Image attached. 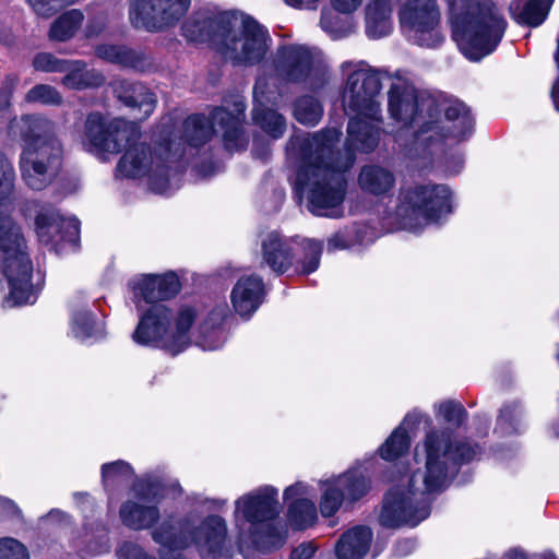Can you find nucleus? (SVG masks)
<instances>
[{
  "mask_svg": "<svg viewBox=\"0 0 559 559\" xmlns=\"http://www.w3.org/2000/svg\"><path fill=\"white\" fill-rule=\"evenodd\" d=\"M116 554L118 559H154L148 556L140 545L133 542L122 543Z\"/></svg>",
  "mask_w": 559,
  "mask_h": 559,
  "instance_id": "8fccbe9b",
  "label": "nucleus"
},
{
  "mask_svg": "<svg viewBox=\"0 0 559 559\" xmlns=\"http://www.w3.org/2000/svg\"><path fill=\"white\" fill-rule=\"evenodd\" d=\"M162 559H183L181 554L163 555Z\"/></svg>",
  "mask_w": 559,
  "mask_h": 559,
  "instance_id": "e2e57ef3",
  "label": "nucleus"
},
{
  "mask_svg": "<svg viewBox=\"0 0 559 559\" xmlns=\"http://www.w3.org/2000/svg\"><path fill=\"white\" fill-rule=\"evenodd\" d=\"M388 88V114L392 120L401 124L403 130L413 129L414 144L429 141L427 135L436 122L437 99L429 92L419 90L406 76L399 72L391 76Z\"/></svg>",
  "mask_w": 559,
  "mask_h": 559,
  "instance_id": "1a4fd4ad",
  "label": "nucleus"
},
{
  "mask_svg": "<svg viewBox=\"0 0 559 559\" xmlns=\"http://www.w3.org/2000/svg\"><path fill=\"white\" fill-rule=\"evenodd\" d=\"M19 78L16 75H7L0 86V108L8 107L10 99L16 87Z\"/></svg>",
  "mask_w": 559,
  "mask_h": 559,
  "instance_id": "3c124183",
  "label": "nucleus"
},
{
  "mask_svg": "<svg viewBox=\"0 0 559 559\" xmlns=\"http://www.w3.org/2000/svg\"><path fill=\"white\" fill-rule=\"evenodd\" d=\"M38 240L57 254L74 252L79 247V221L66 218L55 209H46L36 217Z\"/></svg>",
  "mask_w": 559,
  "mask_h": 559,
  "instance_id": "aec40b11",
  "label": "nucleus"
},
{
  "mask_svg": "<svg viewBox=\"0 0 559 559\" xmlns=\"http://www.w3.org/2000/svg\"><path fill=\"white\" fill-rule=\"evenodd\" d=\"M195 317L193 308L182 307L173 331L169 309L165 305H152L140 318L132 338L139 345L162 348L170 355H177L190 343L189 331Z\"/></svg>",
  "mask_w": 559,
  "mask_h": 559,
  "instance_id": "9d476101",
  "label": "nucleus"
},
{
  "mask_svg": "<svg viewBox=\"0 0 559 559\" xmlns=\"http://www.w3.org/2000/svg\"><path fill=\"white\" fill-rule=\"evenodd\" d=\"M68 61L58 59L50 52H40L35 56L33 66L37 71L63 73Z\"/></svg>",
  "mask_w": 559,
  "mask_h": 559,
  "instance_id": "de8ad7c7",
  "label": "nucleus"
},
{
  "mask_svg": "<svg viewBox=\"0 0 559 559\" xmlns=\"http://www.w3.org/2000/svg\"><path fill=\"white\" fill-rule=\"evenodd\" d=\"M365 32L368 38L379 39L393 31L392 0H367L365 5Z\"/></svg>",
  "mask_w": 559,
  "mask_h": 559,
  "instance_id": "c85d7f7f",
  "label": "nucleus"
},
{
  "mask_svg": "<svg viewBox=\"0 0 559 559\" xmlns=\"http://www.w3.org/2000/svg\"><path fill=\"white\" fill-rule=\"evenodd\" d=\"M436 122L427 135H433L429 141H419L417 146H431L443 140L461 142L471 135L474 120L468 107L460 100L451 102L444 108V117L440 116V105L437 102Z\"/></svg>",
  "mask_w": 559,
  "mask_h": 559,
  "instance_id": "412c9836",
  "label": "nucleus"
},
{
  "mask_svg": "<svg viewBox=\"0 0 559 559\" xmlns=\"http://www.w3.org/2000/svg\"><path fill=\"white\" fill-rule=\"evenodd\" d=\"M373 538L370 527L357 525L346 531L335 545L337 559H362Z\"/></svg>",
  "mask_w": 559,
  "mask_h": 559,
  "instance_id": "c756f323",
  "label": "nucleus"
},
{
  "mask_svg": "<svg viewBox=\"0 0 559 559\" xmlns=\"http://www.w3.org/2000/svg\"><path fill=\"white\" fill-rule=\"evenodd\" d=\"M425 468L402 474L385 493L379 522L388 528L415 527L431 512L435 495L443 491L461 464L480 453L476 444L451 439L447 430H430L424 443Z\"/></svg>",
  "mask_w": 559,
  "mask_h": 559,
  "instance_id": "7ed1b4c3",
  "label": "nucleus"
},
{
  "mask_svg": "<svg viewBox=\"0 0 559 559\" xmlns=\"http://www.w3.org/2000/svg\"><path fill=\"white\" fill-rule=\"evenodd\" d=\"M555 60H556V63H557V66L559 68V41H558V50H557V52L555 55Z\"/></svg>",
  "mask_w": 559,
  "mask_h": 559,
  "instance_id": "774afa93",
  "label": "nucleus"
},
{
  "mask_svg": "<svg viewBox=\"0 0 559 559\" xmlns=\"http://www.w3.org/2000/svg\"><path fill=\"white\" fill-rule=\"evenodd\" d=\"M340 69L346 76L342 93L345 109L372 120L381 119L380 71L366 61H344Z\"/></svg>",
  "mask_w": 559,
  "mask_h": 559,
  "instance_id": "f8f14e48",
  "label": "nucleus"
},
{
  "mask_svg": "<svg viewBox=\"0 0 559 559\" xmlns=\"http://www.w3.org/2000/svg\"><path fill=\"white\" fill-rule=\"evenodd\" d=\"M521 408L516 403L506 404L500 411L497 420L496 432L504 436L521 430Z\"/></svg>",
  "mask_w": 559,
  "mask_h": 559,
  "instance_id": "a19ab883",
  "label": "nucleus"
},
{
  "mask_svg": "<svg viewBox=\"0 0 559 559\" xmlns=\"http://www.w3.org/2000/svg\"><path fill=\"white\" fill-rule=\"evenodd\" d=\"M348 242L346 237L342 233H336L328 239V250L334 251L338 249L347 248Z\"/></svg>",
  "mask_w": 559,
  "mask_h": 559,
  "instance_id": "6e6d98bb",
  "label": "nucleus"
},
{
  "mask_svg": "<svg viewBox=\"0 0 559 559\" xmlns=\"http://www.w3.org/2000/svg\"><path fill=\"white\" fill-rule=\"evenodd\" d=\"M399 22L403 34L415 45L437 48L444 40L436 0H405L399 10Z\"/></svg>",
  "mask_w": 559,
  "mask_h": 559,
  "instance_id": "4468645a",
  "label": "nucleus"
},
{
  "mask_svg": "<svg viewBox=\"0 0 559 559\" xmlns=\"http://www.w3.org/2000/svg\"><path fill=\"white\" fill-rule=\"evenodd\" d=\"M198 503L204 506L207 511H219L224 509L227 501L225 499H203Z\"/></svg>",
  "mask_w": 559,
  "mask_h": 559,
  "instance_id": "13d9d810",
  "label": "nucleus"
},
{
  "mask_svg": "<svg viewBox=\"0 0 559 559\" xmlns=\"http://www.w3.org/2000/svg\"><path fill=\"white\" fill-rule=\"evenodd\" d=\"M394 139H395V141H396V142H399V143H401V144H404V143H403V136H402V133H396V134L394 135Z\"/></svg>",
  "mask_w": 559,
  "mask_h": 559,
  "instance_id": "0e129e2a",
  "label": "nucleus"
},
{
  "mask_svg": "<svg viewBox=\"0 0 559 559\" xmlns=\"http://www.w3.org/2000/svg\"><path fill=\"white\" fill-rule=\"evenodd\" d=\"M358 183L365 192L382 195L388 193L395 183L393 173L379 165H366L358 176Z\"/></svg>",
  "mask_w": 559,
  "mask_h": 559,
  "instance_id": "72a5a7b5",
  "label": "nucleus"
},
{
  "mask_svg": "<svg viewBox=\"0 0 559 559\" xmlns=\"http://www.w3.org/2000/svg\"><path fill=\"white\" fill-rule=\"evenodd\" d=\"M133 135L134 128L127 121L91 112L85 120L82 143L86 151L98 156L118 154L122 144L130 142Z\"/></svg>",
  "mask_w": 559,
  "mask_h": 559,
  "instance_id": "dca6fc26",
  "label": "nucleus"
},
{
  "mask_svg": "<svg viewBox=\"0 0 559 559\" xmlns=\"http://www.w3.org/2000/svg\"><path fill=\"white\" fill-rule=\"evenodd\" d=\"M316 59V50L302 44H283L277 47L272 60V75L265 68L260 74H265L271 87L275 81L284 83H304L311 75Z\"/></svg>",
  "mask_w": 559,
  "mask_h": 559,
  "instance_id": "f3484780",
  "label": "nucleus"
},
{
  "mask_svg": "<svg viewBox=\"0 0 559 559\" xmlns=\"http://www.w3.org/2000/svg\"><path fill=\"white\" fill-rule=\"evenodd\" d=\"M223 16H230L228 12L211 14L199 12L189 19L182 26L185 37L191 41H209L219 50L227 26L221 23Z\"/></svg>",
  "mask_w": 559,
  "mask_h": 559,
  "instance_id": "b1692460",
  "label": "nucleus"
},
{
  "mask_svg": "<svg viewBox=\"0 0 559 559\" xmlns=\"http://www.w3.org/2000/svg\"><path fill=\"white\" fill-rule=\"evenodd\" d=\"M14 178L13 165L0 152V271L9 285L5 307L34 304L38 290L32 283L33 264L24 237L9 215Z\"/></svg>",
  "mask_w": 559,
  "mask_h": 559,
  "instance_id": "20e7f679",
  "label": "nucleus"
},
{
  "mask_svg": "<svg viewBox=\"0 0 559 559\" xmlns=\"http://www.w3.org/2000/svg\"><path fill=\"white\" fill-rule=\"evenodd\" d=\"M419 455H420V454H419V445H417V447H416V449H415V460H416L417 462H419Z\"/></svg>",
  "mask_w": 559,
  "mask_h": 559,
  "instance_id": "338daca9",
  "label": "nucleus"
},
{
  "mask_svg": "<svg viewBox=\"0 0 559 559\" xmlns=\"http://www.w3.org/2000/svg\"><path fill=\"white\" fill-rule=\"evenodd\" d=\"M551 97H552L556 109L559 111V80L556 82V84L552 87Z\"/></svg>",
  "mask_w": 559,
  "mask_h": 559,
  "instance_id": "680f3d73",
  "label": "nucleus"
},
{
  "mask_svg": "<svg viewBox=\"0 0 559 559\" xmlns=\"http://www.w3.org/2000/svg\"><path fill=\"white\" fill-rule=\"evenodd\" d=\"M423 418L424 415L420 412H409L379 449L381 457L386 461H393L404 454L411 444L408 430L416 427Z\"/></svg>",
  "mask_w": 559,
  "mask_h": 559,
  "instance_id": "7c9ffc66",
  "label": "nucleus"
},
{
  "mask_svg": "<svg viewBox=\"0 0 559 559\" xmlns=\"http://www.w3.org/2000/svg\"><path fill=\"white\" fill-rule=\"evenodd\" d=\"M320 25L333 38L347 36L350 31L341 23V19L331 10H324L321 13Z\"/></svg>",
  "mask_w": 559,
  "mask_h": 559,
  "instance_id": "a18cd8bd",
  "label": "nucleus"
},
{
  "mask_svg": "<svg viewBox=\"0 0 559 559\" xmlns=\"http://www.w3.org/2000/svg\"><path fill=\"white\" fill-rule=\"evenodd\" d=\"M294 8H312L319 0H284Z\"/></svg>",
  "mask_w": 559,
  "mask_h": 559,
  "instance_id": "bf43d9fd",
  "label": "nucleus"
},
{
  "mask_svg": "<svg viewBox=\"0 0 559 559\" xmlns=\"http://www.w3.org/2000/svg\"><path fill=\"white\" fill-rule=\"evenodd\" d=\"M9 133L23 142L20 157L21 176L33 190H43L57 176L62 157V145L56 123L39 115L14 118Z\"/></svg>",
  "mask_w": 559,
  "mask_h": 559,
  "instance_id": "39448f33",
  "label": "nucleus"
},
{
  "mask_svg": "<svg viewBox=\"0 0 559 559\" xmlns=\"http://www.w3.org/2000/svg\"><path fill=\"white\" fill-rule=\"evenodd\" d=\"M333 9L343 14H350L357 11L362 0H330Z\"/></svg>",
  "mask_w": 559,
  "mask_h": 559,
  "instance_id": "5fc2aeb1",
  "label": "nucleus"
},
{
  "mask_svg": "<svg viewBox=\"0 0 559 559\" xmlns=\"http://www.w3.org/2000/svg\"><path fill=\"white\" fill-rule=\"evenodd\" d=\"M281 512L278 490L270 485L259 487L235 501L234 521L239 539L269 551L285 543V533L274 520Z\"/></svg>",
  "mask_w": 559,
  "mask_h": 559,
  "instance_id": "0eeeda50",
  "label": "nucleus"
},
{
  "mask_svg": "<svg viewBox=\"0 0 559 559\" xmlns=\"http://www.w3.org/2000/svg\"><path fill=\"white\" fill-rule=\"evenodd\" d=\"M237 114H230L224 108H215L211 114V122L201 115H192L182 123L178 138L170 139L152 150L144 143L138 142V133L131 141L123 143L126 152L120 158L117 171L127 178L147 176L150 187L157 193H167L171 180L183 170L199 148L204 145L219 128L227 151H242L248 145V136L242 129L245 106L236 104Z\"/></svg>",
  "mask_w": 559,
  "mask_h": 559,
  "instance_id": "f03ea898",
  "label": "nucleus"
},
{
  "mask_svg": "<svg viewBox=\"0 0 559 559\" xmlns=\"http://www.w3.org/2000/svg\"><path fill=\"white\" fill-rule=\"evenodd\" d=\"M264 284L260 276H241L230 293L231 306L237 314L250 318L262 304Z\"/></svg>",
  "mask_w": 559,
  "mask_h": 559,
  "instance_id": "bb28decb",
  "label": "nucleus"
},
{
  "mask_svg": "<svg viewBox=\"0 0 559 559\" xmlns=\"http://www.w3.org/2000/svg\"><path fill=\"white\" fill-rule=\"evenodd\" d=\"M96 53L106 61L138 71H145L151 66V61L145 53L126 46L100 45L97 47Z\"/></svg>",
  "mask_w": 559,
  "mask_h": 559,
  "instance_id": "473e14b6",
  "label": "nucleus"
},
{
  "mask_svg": "<svg viewBox=\"0 0 559 559\" xmlns=\"http://www.w3.org/2000/svg\"><path fill=\"white\" fill-rule=\"evenodd\" d=\"M32 10L41 17H50L66 3L73 0H26Z\"/></svg>",
  "mask_w": 559,
  "mask_h": 559,
  "instance_id": "09e8293b",
  "label": "nucleus"
},
{
  "mask_svg": "<svg viewBox=\"0 0 559 559\" xmlns=\"http://www.w3.org/2000/svg\"><path fill=\"white\" fill-rule=\"evenodd\" d=\"M221 23L227 26L219 47L226 59L237 64L253 66L264 58L271 37L257 20L246 14L230 13V16H223Z\"/></svg>",
  "mask_w": 559,
  "mask_h": 559,
  "instance_id": "9b49d317",
  "label": "nucleus"
},
{
  "mask_svg": "<svg viewBox=\"0 0 559 559\" xmlns=\"http://www.w3.org/2000/svg\"><path fill=\"white\" fill-rule=\"evenodd\" d=\"M275 98V88L271 87L266 75L259 74L253 87L252 119L270 136L278 139L286 130V120L281 114L267 107Z\"/></svg>",
  "mask_w": 559,
  "mask_h": 559,
  "instance_id": "4be33fe9",
  "label": "nucleus"
},
{
  "mask_svg": "<svg viewBox=\"0 0 559 559\" xmlns=\"http://www.w3.org/2000/svg\"><path fill=\"white\" fill-rule=\"evenodd\" d=\"M310 487L298 481L284 491V500L292 501L288 508V521L297 530L311 526L317 520V508L312 500L308 499Z\"/></svg>",
  "mask_w": 559,
  "mask_h": 559,
  "instance_id": "a878e982",
  "label": "nucleus"
},
{
  "mask_svg": "<svg viewBox=\"0 0 559 559\" xmlns=\"http://www.w3.org/2000/svg\"><path fill=\"white\" fill-rule=\"evenodd\" d=\"M293 114L298 122L314 126L321 120L323 108L316 97L305 95L295 102Z\"/></svg>",
  "mask_w": 559,
  "mask_h": 559,
  "instance_id": "58836bf2",
  "label": "nucleus"
},
{
  "mask_svg": "<svg viewBox=\"0 0 559 559\" xmlns=\"http://www.w3.org/2000/svg\"><path fill=\"white\" fill-rule=\"evenodd\" d=\"M132 475V467L124 461L106 463L102 466V480L107 490L110 487L127 483Z\"/></svg>",
  "mask_w": 559,
  "mask_h": 559,
  "instance_id": "ea45409f",
  "label": "nucleus"
},
{
  "mask_svg": "<svg viewBox=\"0 0 559 559\" xmlns=\"http://www.w3.org/2000/svg\"><path fill=\"white\" fill-rule=\"evenodd\" d=\"M451 213V192L444 185H420L400 194L396 214L403 228L417 233Z\"/></svg>",
  "mask_w": 559,
  "mask_h": 559,
  "instance_id": "ddd939ff",
  "label": "nucleus"
},
{
  "mask_svg": "<svg viewBox=\"0 0 559 559\" xmlns=\"http://www.w3.org/2000/svg\"><path fill=\"white\" fill-rule=\"evenodd\" d=\"M83 13L79 10H69L61 14L50 26L49 38L56 41H66L74 36L83 23Z\"/></svg>",
  "mask_w": 559,
  "mask_h": 559,
  "instance_id": "4c0bfd02",
  "label": "nucleus"
},
{
  "mask_svg": "<svg viewBox=\"0 0 559 559\" xmlns=\"http://www.w3.org/2000/svg\"><path fill=\"white\" fill-rule=\"evenodd\" d=\"M62 84L70 90L96 88L105 83V76L95 69H88L81 60H69L63 71Z\"/></svg>",
  "mask_w": 559,
  "mask_h": 559,
  "instance_id": "2f4dec72",
  "label": "nucleus"
},
{
  "mask_svg": "<svg viewBox=\"0 0 559 559\" xmlns=\"http://www.w3.org/2000/svg\"><path fill=\"white\" fill-rule=\"evenodd\" d=\"M552 0H528L523 5L519 1L510 5L515 21L530 26H538L546 19Z\"/></svg>",
  "mask_w": 559,
  "mask_h": 559,
  "instance_id": "e433bc0d",
  "label": "nucleus"
},
{
  "mask_svg": "<svg viewBox=\"0 0 559 559\" xmlns=\"http://www.w3.org/2000/svg\"><path fill=\"white\" fill-rule=\"evenodd\" d=\"M152 538L173 551L194 545L203 559H227L231 556L226 545L227 524L219 515L200 520L191 512L176 523L165 521L153 531Z\"/></svg>",
  "mask_w": 559,
  "mask_h": 559,
  "instance_id": "6e6552de",
  "label": "nucleus"
},
{
  "mask_svg": "<svg viewBox=\"0 0 559 559\" xmlns=\"http://www.w3.org/2000/svg\"><path fill=\"white\" fill-rule=\"evenodd\" d=\"M502 559H526V556L523 551L513 549L508 551Z\"/></svg>",
  "mask_w": 559,
  "mask_h": 559,
  "instance_id": "052dcab7",
  "label": "nucleus"
},
{
  "mask_svg": "<svg viewBox=\"0 0 559 559\" xmlns=\"http://www.w3.org/2000/svg\"><path fill=\"white\" fill-rule=\"evenodd\" d=\"M370 488V480L360 467L348 469L342 475L320 481V512L324 518L334 515L344 499L357 501Z\"/></svg>",
  "mask_w": 559,
  "mask_h": 559,
  "instance_id": "a211bd4d",
  "label": "nucleus"
},
{
  "mask_svg": "<svg viewBox=\"0 0 559 559\" xmlns=\"http://www.w3.org/2000/svg\"><path fill=\"white\" fill-rule=\"evenodd\" d=\"M133 301L140 309L141 302L158 305V300L175 296L180 289V283L175 273L164 275H143L131 283Z\"/></svg>",
  "mask_w": 559,
  "mask_h": 559,
  "instance_id": "5701e85b",
  "label": "nucleus"
},
{
  "mask_svg": "<svg viewBox=\"0 0 559 559\" xmlns=\"http://www.w3.org/2000/svg\"><path fill=\"white\" fill-rule=\"evenodd\" d=\"M450 11L452 37L471 61L491 53L501 41L507 22L491 0H445Z\"/></svg>",
  "mask_w": 559,
  "mask_h": 559,
  "instance_id": "423d86ee",
  "label": "nucleus"
},
{
  "mask_svg": "<svg viewBox=\"0 0 559 559\" xmlns=\"http://www.w3.org/2000/svg\"><path fill=\"white\" fill-rule=\"evenodd\" d=\"M0 514L11 520H22V510L10 498L0 496Z\"/></svg>",
  "mask_w": 559,
  "mask_h": 559,
  "instance_id": "603ef678",
  "label": "nucleus"
},
{
  "mask_svg": "<svg viewBox=\"0 0 559 559\" xmlns=\"http://www.w3.org/2000/svg\"><path fill=\"white\" fill-rule=\"evenodd\" d=\"M361 117L348 121L344 151H335L342 135L337 128L294 134L287 143V159L296 168L295 183L307 193L308 209L314 215H342L346 193L344 174L355 162V151L369 153L379 144L380 128Z\"/></svg>",
  "mask_w": 559,
  "mask_h": 559,
  "instance_id": "f257e3e1",
  "label": "nucleus"
},
{
  "mask_svg": "<svg viewBox=\"0 0 559 559\" xmlns=\"http://www.w3.org/2000/svg\"><path fill=\"white\" fill-rule=\"evenodd\" d=\"M302 249L304 259L296 264V271L300 274H309L319 267L323 246L320 241L306 239L302 241Z\"/></svg>",
  "mask_w": 559,
  "mask_h": 559,
  "instance_id": "79ce46f5",
  "label": "nucleus"
},
{
  "mask_svg": "<svg viewBox=\"0 0 559 559\" xmlns=\"http://www.w3.org/2000/svg\"><path fill=\"white\" fill-rule=\"evenodd\" d=\"M261 254L263 263L278 275L284 274L294 265L295 254L292 241L276 231H271L262 238Z\"/></svg>",
  "mask_w": 559,
  "mask_h": 559,
  "instance_id": "cd10ccee",
  "label": "nucleus"
},
{
  "mask_svg": "<svg viewBox=\"0 0 559 559\" xmlns=\"http://www.w3.org/2000/svg\"><path fill=\"white\" fill-rule=\"evenodd\" d=\"M70 329L72 335L81 341H96L104 335V325L95 316L86 309H78L73 311Z\"/></svg>",
  "mask_w": 559,
  "mask_h": 559,
  "instance_id": "c9c22d12",
  "label": "nucleus"
},
{
  "mask_svg": "<svg viewBox=\"0 0 559 559\" xmlns=\"http://www.w3.org/2000/svg\"><path fill=\"white\" fill-rule=\"evenodd\" d=\"M132 491L135 500L129 499L121 504L120 520L134 531L150 528L159 519L156 503L164 497V486L157 478L145 477L133 484Z\"/></svg>",
  "mask_w": 559,
  "mask_h": 559,
  "instance_id": "2eb2a0df",
  "label": "nucleus"
},
{
  "mask_svg": "<svg viewBox=\"0 0 559 559\" xmlns=\"http://www.w3.org/2000/svg\"><path fill=\"white\" fill-rule=\"evenodd\" d=\"M226 316L225 308L214 309L206 321L201 325V337L198 342L199 346L204 350H215L223 346L225 342V333L222 329L223 321Z\"/></svg>",
  "mask_w": 559,
  "mask_h": 559,
  "instance_id": "f704fd0d",
  "label": "nucleus"
},
{
  "mask_svg": "<svg viewBox=\"0 0 559 559\" xmlns=\"http://www.w3.org/2000/svg\"><path fill=\"white\" fill-rule=\"evenodd\" d=\"M435 411L437 416L441 417L453 427H460L467 415L464 406L456 401H444L436 404Z\"/></svg>",
  "mask_w": 559,
  "mask_h": 559,
  "instance_id": "c03bdc74",
  "label": "nucleus"
},
{
  "mask_svg": "<svg viewBox=\"0 0 559 559\" xmlns=\"http://www.w3.org/2000/svg\"><path fill=\"white\" fill-rule=\"evenodd\" d=\"M25 102L40 103L48 106H59L62 104L63 98L53 86L48 84H37L26 93Z\"/></svg>",
  "mask_w": 559,
  "mask_h": 559,
  "instance_id": "37998d69",
  "label": "nucleus"
},
{
  "mask_svg": "<svg viewBox=\"0 0 559 559\" xmlns=\"http://www.w3.org/2000/svg\"><path fill=\"white\" fill-rule=\"evenodd\" d=\"M0 559H31L28 549L12 537L0 538Z\"/></svg>",
  "mask_w": 559,
  "mask_h": 559,
  "instance_id": "49530a36",
  "label": "nucleus"
},
{
  "mask_svg": "<svg viewBox=\"0 0 559 559\" xmlns=\"http://www.w3.org/2000/svg\"><path fill=\"white\" fill-rule=\"evenodd\" d=\"M464 164V158L462 155H455L451 160L447 162L445 170L450 175H456L461 171Z\"/></svg>",
  "mask_w": 559,
  "mask_h": 559,
  "instance_id": "4d7b16f0",
  "label": "nucleus"
},
{
  "mask_svg": "<svg viewBox=\"0 0 559 559\" xmlns=\"http://www.w3.org/2000/svg\"><path fill=\"white\" fill-rule=\"evenodd\" d=\"M58 514H60V511H58V510H52V511H50V512L48 513L47 518H52V516L58 515Z\"/></svg>",
  "mask_w": 559,
  "mask_h": 559,
  "instance_id": "69168bd1",
  "label": "nucleus"
},
{
  "mask_svg": "<svg viewBox=\"0 0 559 559\" xmlns=\"http://www.w3.org/2000/svg\"><path fill=\"white\" fill-rule=\"evenodd\" d=\"M191 0H131L129 19L136 28L162 31L175 25L187 13Z\"/></svg>",
  "mask_w": 559,
  "mask_h": 559,
  "instance_id": "6ab92c4d",
  "label": "nucleus"
},
{
  "mask_svg": "<svg viewBox=\"0 0 559 559\" xmlns=\"http://www.w3.org/2000/svg\"><path fill=\"white\" fill-rule=\"evenodd\" d=\"M114 95L127 107L138 109L143 118L153 114L157 97L141 82L117 79L110 83Z\"/></svg>",
  "mask_w": 559,
  "mask_h": 559,
  "instance_id": "393cba45",
  "label": "nucleus"
},
{
  "mask_svg": "<svg viewBox=\"0 0 559 559\" xmlns=\"http://www.w3.org/2000/svg\"><path fill=\"white\" fill-rule=\"evenodd\" d=\"M318 550L314 542H302L290 552V559H311Z\"/></svg>",
  "mask_w": 559,
  "mask_h": 559,
  "instance_id": "864d4df0",
  "label": "nucleus"
}]
</instances>
